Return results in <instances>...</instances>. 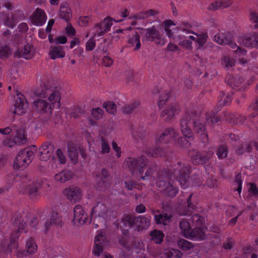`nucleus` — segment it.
Listing matches in <instances>:
<instances>
[{
  "label": "nucleus",
  "mask_w": 258,
  "mask_h": 258,
  "mask_svg": "<svg viewBox=\"0 0 258 258\" xmlns=\"http://www.w3.org/2000/svg\"><path fill=\"white\" fill-rule=\"evenodd\" d=\"M191 124L196 134L206 131L205 121L201 118L199 113L192 110L187 111L180 120V128L182 135L191 140L194 139V133L190 127Z\"/></svg>",
  "instance_id": "1"
},
{
  "label": "nucleus",
  "mask_w": 258,
  "mask_h": 258,
  "mask_svg": "<svg viewBox=\"0 0 258 258\" xmlns=\"http://www.w3.org/2000/svg\"><path fill=\"white\" fill-rule=\"evenodd\" d=\"M59 90L60 87H55L50 82L45 81L41 82L33 90V93L35 96L40 98H45L49 95L48 99L53 105V107L59 108L61 105V94Z\"/></svg>",
  "instance_id": "2"
},
{
  "label": "nucleus",
  "mask_w": 258,
  "mask_h": 258,
  "mask_svg": "<svg viewBox=\"0 0 258 258\" xmlns=\"http://www.w3.org/2000/svg\"><path fill=\"white\" fill-rule=\"evenodd\" d=\"M126 162L131 174L134 175L138 171L141 178L143 180L147 179L148 177L151 176L153 172V170L149 168L145 175H143V169L146 166L148 163L147 159L143 155L138 158L128 157L126 159Z\"/></svg>",
  "instance_id": "3"
},
{
  "label": "nucleus",
  "mask_w": 258,
  "mask_h": 258,
  "mask_svg": "<svg viewBox=\"0 0 258 258\" xmlns=\"http://www.w3.org/2000/svg\"><path fill=\"white\" fill-rule=\"evenodd\" d=\"M13 224L18 227L17 230L12 233L10 243L7 246L4 244L2 245V250L7 253L11 252L13 248H18V238L20 237L21 230L25 229L26 225V223L22 219V217L19 216L15 218Z\"/></svg>",
  "instance_id": "4"
},
{
  "label": "nucleus",
  "mask_w": 258,
  "mask_h": 258,
  "mask_svg": "<svg viewBox=\"0 0 258 258\" xmlns=\"http://www.w3.org/2000/svg\"><path fill=\"white\" fill-rule=\"evenodd\" d=\"M33 157L34 152L32 150V148L28 147L21 150L14 161V168L23 169L26 168L32 161Z\"/></svg>",
  "instance_id": "5"
},
{
  "label": "nucleus",
  "mask_w": 258,
  "mask_h": 258,
  "mask_svg": "<svg viewBox=\"0 0 258 258\" xmlns=\"http://www.w3.org/2000/svg\"><path fill=\"white\" fill-rule=\"evenodd\" d=\"M177 165L178 167L174 169L173 173L174 176L177 177V179L181 186L185 187L187 186L190 166L188 165L183 164L180 161L177 162Z\"/></svg>",
  "instance_id": "6"
},
{
  "label": "nucleus",
  "mask_w": 258,
  "mask_h": 258,
  "mask_svg": "<svg viewBox=\"0 0 258 258\" xmlns=\"http://www.w3.org/2000/svg\"><path fill=\"white\" fill-rule=\"evenodd\" d=\"M213 154L212 151L200 152L197 150H192L189 151V155L192 162L195 165H203L208 163L212 158Z\"/></svg>",
  "instance_id": "7"
},
{
  "label": "nucleus",
  "mask_w": 258,
  "mask_h": 258,
  "mask_svg": "<svg viewBox=\"0 0 258 258\" xmlns=\"http://www.w3.org/2000/svg\"><path fill=\"white\" fill-rule=\"evenodd\" d=\"M22 182L26 183L29 188L28 193L30 196L35 197L38 195V190L42 186V180L39 178H37L31 181L28 178L27 174H21L20 176Z\"/></svg>",
  "instance_id": "8"
},
{
  "label": "nucleus",
  "mask_w": 258,
  "mask_h": 258,
  "mask_svg": "<svg viewBox=\"0 0 258 258\" xmlns=\"http://www.w3.org/2000/svg\"><path fill=\"white\" fill-rule=\"evenodd\" d=\"M17 96L15 103V109L13 113L18 115H22L27 112L29 104L25 97L18 91H17Z\"/></svg>",
  "instance_id": "9"
},
{
  "label": "nucleus",
  "mask_w": 258,
  "mask_h": 258,
  "mask_svg": "<svg viewBox=\"0 0 258 258\" xmlns=\"http://www.w3.org/2000/svg\"><path fill=\"white\" fill-rule=\"evenodd\" d=\"M88 219V215L80 205L74 208V219L72 223L78 226L84 225Z\"/></svg>",
  "instance_id": "10"
},
{
  "label": "nucleus",
  "mask_w": 258,
  "mask_h": 258,
  "mask_svg": "<svg viewBox=\"0 0 258 258\" xmlns=\"http://www.w3.org/2000/svg\"><path fill=\"white\" fill-rule=\"evenodd\" d=\"M54 145L49 142L44 143L39 149L38 155L39 159L43 161L48 160L54 152Z\"/></svg>",
  "instance_id": "11"
},
{
  "label": "nucleus",
  "mask_w": 258,
  "mask_h": 258,
  "mask_svg": "<svg viewBox=\"0 0 258 258\" xmlns=\"http://www.w3.org/2000/svg\"><path fill=\"white\" fill-rule=\"evenodd\" d=\"M176 133L172 127L165 129L159 135H157L156 140L158 143L166 144L176 136Z\"/></svg>",
  "instance_id": "12"
},
{
  "label": "nucleus",
  "mask_w": 258,
  "mask_h": 258,
  "mask_svg": "<svg viewBox=\"0 0 258 258\" xmlns=\"http://www.w3.org/2000/svg\"><path fill=\"white\" fill-rule=\"evenodd\" d=\"M64 194L73 203L80 201L82 198L80 188L75 186H70L64 190Z\"/></svg>",
  "instance_id": "13"
},
{
  "label": "nucleus",
  "mask_w": 258,
  "mask_h": 258,
  "mask_svg": "<svg viewBox=\"0 0 258 258\" xmlns=\"http://www.w3.org/2000/svg\"><path fill=\"white\" fill-rule=\"evenodd\" d=\"M37 250V246L34 242V239L32 237H30L26 242V250H19L17 254L18 257H22L36 252Z\"/></svg>",
  "instance_id": "14"
},
{
  "label": "nucleus",
  "mask_w": 258,
  "mask_h": 258,
  "mask_svg": "<svg viewBox=\"0 0 258 258\" xmlns=\"http://www.w3.org/2000/svg\"><path fill=\"white\" fill-rule=\"evenodd\" d=\"M173 174L167 170L160 172L157 177V186L161 188L166 186L168 183H171L170 181L174 177Z\"/></svg>",
  "instance_id": "15"
},
{
  "label": "nucleus",
  "mask_w": 258,
  "mask_h": 258,
  "mask_svg": "<svg viewBox=\"0 0 258 258\" xmlns=\"http://www.w3.org/2000/svg\"><path fill=\"white\" fill-rule=\"evenodd\" d=\"M178 105L174 104H170L161 112L160 116L164 121H168L174 118L175 114L178 113Z\"/></svg>",
  "instance_id": "16"
},
{
  "label": "nucleus",
  "mask_w": 258,
  "mask_h": 258,
  "mask_svg": "<svg viewBox=\"0 0 258 258\" xmlns=\"http://www.w3.org/2000/svg\"><path fill=\"white\" fill-rule=\"evenodd\" d=\"M33 46L28 43L25 45L21 50L18 49L14 53L15 57L20 58L23 57L26 59H30L34 56V52L32 51Z\"/></svg>",
  "instance_id": "17"
},
{
  "label": "nucleus",
  "mask_w": 258,
  "mask_h": 258,
  "mask_svg": "<svg viewBox=\"0 0 258 258\" xmlns=\"http://www.w3.org/2000/svg\"><path fill=\"white\" fill-rule=\"evenodd\" d=\"M171 153V151L169 149H163L160 147L149 148L145 151V153L147 155L152 157L169 156Z\"/></svg>",
  "instance_id": "18"
},
{
  "label": "nucleus",
  "mask_w": 258,
  "mask_h": 258,
  "mask_svg": "<svg viewBox=\"0 0 258 258\" xmlns=\"http://www.w3.org/2000/svg\"><path fill=\"white\" fill-rule=\"evenodd\" d=\"M192 196L193 194L188 196L185 203V205L179 210V214L180 215H189L196 209V206L192 201Z\"/></svg>",
  "instance_id": "19"
},
{
  "label": "nucleus",
  "mask_w": 258,
  "mask_h": 258,
  "mask_svg": "<svg viewBox=\"0 0 258 258\" xmlns=\"http://www.w3.org/2000/svg\"><path fill=\"white\" fill-rule=\"evenodd\" d=\"M13 130L15 131L16 136L12 143L15 144H24L27 142V138L25 134V131L24 127H18L16 125L13 126Z\"/></svg>",
  "instance_id": "20"
},
{
  "label": "nucleus",
  "mask_w": 258,
  "mask_h": 258,
  "mask_svg": "<svg viewBox=\"0 0 258 258\" xmlns=\"http://www.w3.org/2000/svg\"><path fill=\"white\" fill-rule=\"evenodd\" d=\"M34 108L39 112H51V105L46 100L37 99L33 102Z\"/></svg>",
  "instance_id": "21"
},
{
  "label": "nucleus",
  "mask_w": 258,
  "mask_h": 258,
  "mask_svg": "<svg viewBox=\"0 0 258 258\" xmlns=\"http://www.w3.org/2000/svg\"><path fill=\"white\" fill-rule=\"evenodd\" d=\"M46 17L44 11L37 8L32 16V22L36 25L41 26L45 22Z\"/></svg>",
  "instance_id": "22"
},
{
  "label": "nucleus",
  "mask_w": 258,
  "mask_h": 258,
  "mask_svg": "<svg viewBox=\"0 0 258 258\" xmlns=\"http://www.w3.org/2000/svg\"><path fill=\"white\" fill-rule=\"evenodd\" d=\"M138 29L141 30L143 31H146V33L145 34V37L148 41H154L156 38H159V32L155 26H153L151 28L146 29L142 28H138ZM143 33L144 32H142V33Z\"/></svg>",
  "instance_id": "23"
},
{
  "label": "nucleus",
  "mask_w": 258,
  "mask_h": 258,
  "mask_svg": "<svg viewBox=\"0 0 258 258\" xmlns=\"http://www.w3.org/2000/svg\"><path fill=\"white\" fill-rule=\"evenodd\" d=\"M240 43L246 47H256L258 49V34L243 37Z\"/></svg>",
  "instance_id": "24"
},
{
  "label": "nucleus",
  "mask_w": 258,
  "mask_h": 258,
  "mask_svg": "<svg viewBox=\"0 0 258 258\" xmlns=\"http://www.w3.org/2000/svg\"><path fill=\"white\" fill-rule=\"evenodd\" d=\"M94 248L93 253L95 255L99 256L103 250L104 246V237L102 233L99 234L95 238Z\"/></svg>",
  "instance_id": "25"
},
{
  "label": "nucleus",
  "mask_w": 258,
  "mask_h": 258,
  "mask_svg": "<svg viewBox=\"0 0 258 258\" xmlns=\"http://www.w3.org/2000/svg\"><path fill=\"white\" fill-rule=\"evenodd\" d=\"M61 218L58 213H53L51 215L50 220L45 223V233L47 232L49 227L52 225H55L57 227H61Z\"/></svg>",
  "instance_id": "26"
},
{
  "label": "nucleus",
  "mask_w": 258,
  "mask_h": 258,
  "mask_svg": "<svg viewBox=\"0 0 258 258\" xmlns=\"http://www.w3.org/2000/svg\"><path fill=\"white\" fill-rule=\"evenodd\" d=\"M134 221L139 231L147 229L150 224L148 219L142 216L135 217Z\"/></svg>",
  "instance_id": "27"
},
{
  "label": "nucleus",
  "mask_w": 258,
  "mask_h": 258,
  "mask_svg": "<svg viewBox=\"0 0 258 258\" xmlns=\"http://www.w3.org/2000/svg\"><path fill=\"white\" fill-rule=\"evenodd\" d=\"M232 5V2L230 0H222L219 1H216L213 3H211L208 9L210 11H216L219 9H224L229 7Z\"/></svg>",
  "instance_id": "28"
},
{
  "label": "nucleus",
  "mask_w": 258,
  "mask_h": 258,
  "mask_svg": "<svg viewBox=\"0 0 258 258\" xmlns=\"http://www.w3.org/2000/svg\"><path fill=\"white\" fill-rule=\"evenodd\" d=\"M49 54L52 59L64 57L65 52L63 50V47L61 46L50 47Z\"/></svg>",
  "instance_id": "29"
},
{
  "label": "nucleus",
  "mask_w": 258,
  "mask_h": 258,
  "mask_svg": "<svg viewBox=\"0 0 258 258\" xmlns=\"http://www.w3.org/2000/svg\"><path fill=\"white\" fill-rule=\"evenodd\" d=\"M224 114L226 121L231 124H242L246 120V117L244 116H239L238 117H236L234 114L229 112H224Z\"/></svg>",
  "instance_id": "30"
},
{
  "label": "nucleus",
  "mask_w": 258,
  "mask_h": 258,
  "mask_svg": "<svg viewBox=\"0 0 258 258\" xmlns=\"http://www.w3.org/2000/svg\"><path fill=\"white\" fill-rule=\"evenodd\" d=\"M214 40L221 45H227L232 41L230 33L217 34L214 36Z\"/></svg>",
  "instance_id": "31"
},
{
  "label": "nucleus",
  "mask_w": 258,
  "mask_h": 258,
  "mask_svg": "<svg viewBox=\"0 0 258 258\" xmlns=\"http://www.w3.org/2000/svg\"><path fill=\"white\" fill-rule=\"evenodd\" d=\"M71 17V10L69 8L68 4L66 3L61 4L60 7L59 17L68 22Z\"/></svg>",
  "instance_id": "32"
},
{
  "label": "nucleus",
  "mask_w": 258,
  "mask_h": 258,
  "mask_svg": "<svg viewBox=\"0 0 258 258\" xmlns=\"http://www.w3.org/2000/svg\"><path fill=\"white\" fill-rule=\"evenodd\" d=\"M72 177L73 173L71 171L69 170H63L56 174L54 176V179L57 181L63 183L71 179Z\"/></svg>",
  "instance_id": "33"
},
{
  "label": "nucleus",
  "mask_w": 258,
  "mask_h": 258,
  "mask_svg": "<svg viewBox=\"0 0 258 258\" xmlns=\"http://www.w3.org/2000/svg\"><path fill=\"white\" fill-rule=\"evenodd\" d=\"M122 21V20L116 21L115 19H112L110 17H107L103 20V21H102V25H104L105 29H104V30L100 31L98 32V35L102 36L104 33L109 31L110 29L111 26L112 25L113 21H115L116 22H120Z\"/></svg>",
  "instance_id": "34"
},
{
  "label": "nucleus",
  "mask_w": 258,
  "mask_h": 258,
  "mask_svg": "<svg viewBox=\"0 0 258 258\" xmlns=\"http://www.w3.org/2000/svg\"><path fill=\"white\" fill-rule=\"evenodd\" d=\"M161 188L165 196L170 198L174 197L178 192L177 188L171 183H168L166 186Z\"/></svg>",
  "instance_id": "35"
},
{
  "label": "nucleus",
  "mask_w": 258,
  "mask_h": 258,
  "mask_svg": "<svg viewBox=\"0 0 258 258\" xmlns=\"http://www.w3.org/2000/svg\"><path fill=\"white\" fill-rule=\"evenodd\" d=\"M251 146L249 143H242L235 146V151L237 155H241L245 152L249 153L251 151Z\"/></svg>",
  "instance_id": "36"
},
{
  "label": "nucleus",
  "mask_w": 258,
  "mask_h": 258,
  "mask_svg": "<svg viewBox=\"0 0 258 258\" xmlns=\"http://www.w3.org/2000/svg\"><path fill=\"white\" fill-rule=\"evenodd\" d=\"M179 226L181 231V232L183 233L185 237L189 238L190 236H191V235L190 234L192 229L190 228L188 222L185 220H182L179 222Z\"/></svg>",
  "instance_id": "37"
},
{
  "label": "nucleus",
  "mask_w": 258,
  "mask_h": 258,
  "mask_svg": "<svg viewBox=\"0 0 258 258\" xmlns=\"http://www.w3.org/2000/svg\"><path fill=\"white\" fill-rule=\"evenodd\" d=\"M94 213L97 214L99 218L103 219L107 216V208L104 205L98 204L97 205L92 209L91 218H93Z\"/></svg>",
  "instance_id": "38"
},
{
  "label": "nucleus",
  "mask_w": 258,
  "mask_h": 258,
  "mask_svg": "<svg viewBox=\"0 0 258 258\" xmlns=\"http://www.w3.org/2000/svg\"><path fill=\"white\" fill-rule=\"evenodd\" d=\"M128 42L132 46L135 45L134 50L136 51L139 49L141 46L139 34L137 32H135L132 36L130 37Z\"/></svg>",
  "instance_id": "39"
},
{
  "label": "nucleus",
  "mask_w": 258,
  "mask_h": 258,
  "mask_svg": "<svg viewBox=\"0 0 258 258\" xmlns=\"http://www.w3.org/2000/svg\"><path fill=\"white\" fill-rule=\"evenodd\" d=\"M68 152L71 161L74 164L78 162V153L77 149L73 146L68 145Z\"/></svg>",
  "instance_id": "40"
},
{
  "label": "nucleus",
  "mask_w": 258,
  "mask_h": 258,
  "mask_svg": "<svg viewBox=\"0 0 258 258\" xmlns=\"http://www.w3.org/2000/svg\"><path fill=\"white\" fill-rule=\"evenodd\" d=\"M191 236L189 238H197L199 240H204L205 239V234L202 228L201 227H197L194 229H192L191 232Z\"/></svg>",
  "instance_id": "41"
},
{
  "label": "nucleus",
  "mask_w": 258,
  "mask_h": 258,
  "mask_svg": "<svg viewBox=\"0 0 258 258\" xmlns=\"http://www.w3.org/2000/svg\"><path fill=\"white\" fill-rule=\"evenodd\" d=\"M151 239L155 243L160 244L163 241L164 234L160 230H154L150 233Z\"/></svg>",
  "instance_id": "42"
},
{
  "label": "nucleus",
  "mask_w": 258,
  "mask_h": 258,
  "mask_svg": "<svg viewBox=\"0 0 258 258\" xmlns=\"http://www.w3.org/2000/svg\"><path fill=\"white\" fill-rule=\"evenodd\" d=\"M178 245L182 250H188L194 247L192 243L183 239H181L178 240Z\"/></svg>",
  "instance_id": "43"
},
{
  "label": "nucleus",
  "mask_w": 258,
  "mask_h": 258,
  "mask_svg": "<svg viewBox=\"0 0 258 258\" xmlns=\"http://www.w3.org/2000/svg\"><path fill=\"white\" fill-rule=\"evenodd\" d=\"M135 217L131 215H126L122 219L121 223L123 227H131L134 226Z\"/></svg>",
  "instance_id": "44"
},
{
  "label": "nucleus",
  "mask_w": 258,
  "mask_h": 258,
  "mask_svg": "<svg viewBox=\"0 0 258 258\" xmlns=\"http://www.w3.org/2000/svg\"><path fill=\"white\" fill-rule=\"evenodd\" d=\"M164 254L166 255V258H180L182 256V253L175 249L168 250Z\"/></svg>",
  "instance_id": "45"
},
{
  "label": "nucleus",
  "mask_w": 258,
  "mask_h": 258,
  "mask_svg": "<svg viewBox=\"0 0 258 258\" xmlns=\"http://www.w3.org/2000/svg\"><path fill=\"white\" fill-rule=\"evenodd\" d=\"M235 63V60L228 56H224L222 59V64L226 69L233 67Z\"/></svg>",
  "instance_id": "46"
},
{
  "label": "nucleus",
  "mask_w": 258,
  "mask_h": 258,
  "mask_svg": "<svg viewBox=\"0 0 258 258\" xmlns=\"http://www.w3.org/2000/svg\"><path fill=\"white\" fill-rule=\"evenodd\" d=\"M103 106L109 113L114 114L116 111V104L112 101H107L103 103Z\"/></svg>",
  "instance_id": "47"
},
{
  "label": "nucleus",
  "mask_w": 258,
  "mask_h": 258,
  "mask_svg": "<svg viewBox=\"0 0 258 258\" xmlns=\"http://www.w3.org/2000/svg\"><path fill=\"white\" fill-rule=\"evenodd\" d=\"M109 185V179H106L104 178L98 177V179H97L96 187L101 190L105 188Z\"/></svg>",
  "instance_id": "48"
},
{
  "label": "nucleus",
  "mask_w": 258,
  "mask_h": 258,
  "mask_svg": "<svg viewBox=\"0 0 258 258\" xmlns=\"http://www.w3.org/2000/svg\"><path fill=\"white\" fill-rule=\"evenodd\" d=\"M11 54V50L7 45L0 46V56L2 58H6Z\"/></svg>",
  "instance_id": "49"
},
{
  "label": "nucleus",
  "mask_w": 258,
  "mask_h": 258,
  "mask_svg": "<svg viewBox=\"0 0 258 258\" xmlns=\"http://www.w3.org/2000/svg\"><path fill=\"white\" fill-rule=\"evenodd\" d=\"M146 136L145 131L143 128H139L133 133V136L137 140H143L145 138Z\"/></svg>",
  "instance_id": "50"
},
{
  "label": "nucleus",
  "mask_w": 258,
  "mask_h": 258,
  "mask_svg": "<svg viewBox=\"0 0 258 258\" xmlns=\"http://www.w3.org/2000/svg\"><path fill=\"white\" fill-rule=\"evenodd\" d=\"M228 151L226 147L222 146L219 147L217 151V154L219 158L224 159L227 157Z\"/></svg>",
  "instance_id": "51"
},
{
  "label": "nucleus",
  "mask_w": 258,
  "mask_h": 258,
  "mask_svg": "<svg viewBox=\"0 0 258 258\" xmlns=\"http://www.w3.org/2000/svg\"><path fill=\"white\" fill-rule=\"evenodd\" d=\"M176 144L181 148H187L190 146V143L185 138L180 137L178 138Z\"/></svg>",
  "instance_id": "52"
},
{
  "label": "nucleus",
  "mask_w": 258,
  "mask_h": 258,
  "mask_svg": "<svg viewBox=\"0 0 258 258\" xmlns=\"http://www.w3.org/2000/svg\"><path fill=\"white\" fill-rule=\"evenodd\" d=\"M101 153H108L110 151V147L108 142L103 138H101Z\"/></svg>",
  "instance_id": "53"
},
{
  "label": "nucleus",
  "mask_w": 258,
  "mask_h": 258,
  "mask_svg": "<svg viewBox=\"0 0 258 258\" xmlns=\"http://www.w3.org/2000/svg\"><path fill=\"white\" fill-rule=\"evenodd\" d=\"M164 96H160L159 97V100L158 103L159 108H161L165 104V102L167 101L170 96L169 93L167 91L164 92Z\"/></svg>",
  "instance_id": "54"
},
{
  "label": "nucleus",
  "mask_w": 258,
  "mask_h": 258,
  "mask_svg": "<svg viewBox=\"0 0 258 258\" xmlns=\"http://www.w3.org/2000/svg\"><path fill=\"white\" fill-rule=\"evenodd\" d=\"M208 36L206 34L199 35L196 41L200 46H202L207 41Z\"/></svg>",
  "instance_id": "55"
},
{
  "label": "nucleus",
  "mask_w": 258,
  "mask_h": 258,
  "mask_svg": "<svg viewBox=\"0 0 258 258\" xmlns=\"http://www.w3.org/2000/svg\"><path fill=\"white\" fill-rule=\"evenodd\" d=\"M113 62L112 59L109 56H105L102 58V64L106 67L111 66Z\"/></svg>",
  "instance_id": "56"
},
{
  "label": "nucleus",
  "mask_w": 258,
  "mask_h": 258,
  "mask_svg": "<svg viewBox=\"0 0 258 258\" xmlns=\"http://www.w3.org/2000/svg\"><path fill=\"white\" fill-rule=\"evenodd\" d=\"M131 18H133L135 19L139 20H142L147 18L145 11L141 12L139 13L136 14L134 15L133 16L131 17L130 19H131Z\"/></svg>",
  "instance_id": "57"
},
{
  "label": "nucleus",
  "mask_w": 258,
  "mask_h": 258,
  "mask_svg": "<svg viewBox=\"0 0 258 258\" xmlns=\"http://www.w3.org/2000/svg\"><path fill=\"white\" fill-rule=\"evenodd\" d=\"M103 110L100 108H93L92 114L96 118H99L102 115Z\"/></svg>",
  "instance_id": "58"
},
{
  "label": "nucleus",
  "mask_w": 258,
  "mask_h": 258,
  "mask_svg": "<svg viewBox=\"0 0 258 258\" xmlns=\"http://www.w3.org/2000/svg\"><path fill=\"white\" fill-rule=\"evenodd\" d=\"M56 154L60 162L62 164L65 163L66 162V158L60 149H58L57 150Z\"/></svg>",
  "instance_id": "59"
},
{
  "label": "nucleus",
  "mask_w": 258,
  "mask_h": 258,
  "mask_svg": "<svg viewBox=\"0 0 258 258\" xmlns=\"http://www.w3.org/2000/svg\"><path fill=\"white\" fill-rule=\"evenodd\" d=\"M95 46V42L93 39H90L86 43V49L87 51L92 50Z\"/></svg>",
  "instance_id": "60"
},
{
  "label": "nucleus",
  "mask_w": 258,
  "mask_h": 258,
  "mask_svg": "<svg viewBox=\"0 0 258 258\" xmlns=\"http://www.w3.org/2000/svg\"><path fill=\"white\" fill-rule=\"evenodd\" d=\"M243 82V79L241 78H235L234 81L232 80L231 82H230V85L233 87H238L240 86L242 82Z\"/></svg>",
  "instance_id": "61"
},
{
  "label": "nucleus",
  "mask_w": 258,
  "mask_h": 258,
  "mask_svg": "<svg viewBox=\"0 0 258 258\" xmlns=\"http://www.w3.org/2000/svg\"><path fill=\"white\" fill-rule=\"evenodd\" d=\"M68 35L74 36L76 34V30L70 23H68L66 28Z\"/></svg>",
  "instance_id": "62"
},
{
  "label": "nucleus",
  "mask_w": 258,
  "mask_h": 258,
  "mask_svg": "<svg viewBox=\"0 0 258 258\" xmlns=\"http://www.w3.org/2000/svg\"><path fill=\"white\" fill-rule=\"evenodd\" d=\"M54 40L56 44H58L59 43L65 44L67 42V38L64 36H59L56 37Z\"/></svg>",
  "instance_id": "63"
},
{
  "label": "nucleus",
  "mask_w": 258,
  "mask_h": 258,
  "mask_svg": "<svg viewBox=\"0 0 258 258\" xmlns=\"http://www.w3.org/2000/svg\"><path fill=\"white\" fill-rule=\"evenodd\" d=\"M125 187L128 190H132L136 186V184L134 180H127L124 182Z\"/></svg>",
  "instance_id": "64"
}]
</instances>
